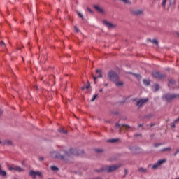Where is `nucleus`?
<instances>
[{
	"instance_id": "obj_1",
	"label": "nucleus",
	"mask_w": 179,
	"mask_h": 179,
	"mask_svg": "<svg viewBox=\"0 0 179 179\" xmlns=\"http://www.w3.org/2000/svg\"><path fill=\"white\" fill-rule=\"evenodd\" d=\"M64 156L60 155L59 152L57 151H53L51 152L50 156L55 159H59V160H65V157H71V156H79L85 153L83 150H78V149L71 148L69 151L64 150Z\"/></svg>"
},
{
	"instance_id": "obj_2",
	"label": "nucleus",
	"mask_w": 179,
	"mask_h": 179,
	"mask_svg": "<svg viewBox=\"0 0 179 179\" xmlns=\"http://www.w3.org/2000/svg\"><path fill=\"white\" fill-rule=\"evenodd\" d=\"M108 78L110 82H117L120 80V76L114 71H110L108 72Z\"/></svg>"
},
{
	"instance_id": "obj_3",
	"label": "nucleus",
	"mask_w": 179,
	"mask_h": 179,
	"mask_svg": "<svg viewBox=\"0 0 179 179\" xmlns=\"http://www.w3.org/2000/svg\"><path fill=\"white\" fill-rule=\"evenodd\" d=\"M177 97H179V94L168 93L164 95V99L167 103H170V101L173 100V99H177Z\"/></svg>"
},
{
	"instance_id": "obj_4",
	"label": "nucleus",
	"mask_w": 179,
	"mask_h": 179,
	"mask_svg": "<svg viewBox=\"0 0 179 179\" xmlns=\"http://www.w3.org/2000/svg\"><path fill=\"white\" fill-rule=\"evenodd\" d=\"M152 76L155 79H164L167 78V75L165 73H160L159 71L152 72Z\"/></svg>"
},
{
	"instance_id": "obj_5",
	"label": "nucleus",
	"mask_w": 179,
	"mask_h": 179,
	"mask_svg": "<svg viewBox=\"0 0 179 179\" xmlns=\"http://www.w3.org/2000/svg\"><path fill=\"white\" fill-rule=\"evenodd\" d=\"M8 169L10 171H13L14 170L15 171H17L18 173H22V171H24V169L20 166H17L15 164H13L12 166H10L8 167Z\"/></svg>"
},
{
	"instance_id": "obj_6",
	"label": "nucleus",
	"mask_w": 179,
	"mask_h": 179,
	"mask_svg": "<svg viewBox=\"0 0 179 179\" xmlns=\"http://www.w3.org/2000/svg\"><path fill=\"white\" fill-rule=\"evenodd\" d=\"M122 166V165L121 164L109 166L106 171L108 173H113V171H115V170H118V169H120V167H121Z\"/></svg>"
},
{
	"instance_id": "obj_7",
	"label": "nucleus",
	"mask_w": 179,
	"mask_h": 179,
	"mask_svg": "<svg viewBox=\"0 0 179 179\" xmlns=\"http://www.w3.org/2000/svg\"><path fill=\"white\" fill-rule=\"evenodd\" d=\"M29 176L32 177L33 179L36 178V176H38V177H43V173L40 171H35L34 170H31L29 173Z\"/></svg>"
},
{
	"instance_id": "obj_8",
	"label": "nucleus",
	"mask_w": 179,
	"mask_h": 179,
	"mask_svg": "<svg viewBox=\"0 0 179 179\" xmlns=\"http://www.w3.org/2000/svg\"><path fill=\"white\" fill-rule=\"evenodd\" d=\"M166 162H167L166 159H159L152 165V169L155 170L157 169V167H159V166H162V164L166 163Z\"/></svg>"
},
{
	"instance_id": "obj_9",
	"label": "nucleus",
	"mask_w": 179,
	"mask_h": 179,
	"mask_svg": "<svg viewBox=\"0 0 179 179\" xmlns=\"http://www.w3.org/2000/svg\"><path fill=\"white\" fill-rule=\"evenodd\" d=\"M147 101H149V99L148 98H145L144 99H140L136 102V106H138V107H142V106H143V104H145V103H146Z\"/></svg>"
},
{
	"instance_id": "obj_10",
	"label": "nucleus",
	"mask_w": 179,
	"mask_h": 179,
	"mask_svg": "<svg viewBox=\"0 0 179 179\" xmlns=\"http://www.w3.org/2000/svg\"><path fill=\"white\" fill-rule=\"evenodd\" d=\"M169 2V6H173L176 3V0H163L162 1V6L164 8L166 6V3Z\"/></svg>"
},
{
	"instance_id": "obj_11",
	"label": "nucleus",
	"mask_w": 179,
	"mask_h": 179,
	"mask_svg": "<svg viewBox=\"0 0 179 179\" xmlns=\"http://www.w3.org/2000/svg\"><path fill=\"white\" fill-rule=\"evenodd\" d=\"M93 8L94 10H96V12H98V13H101L102 15H104V13H106L104 12V10L101 7H100V6L99 5L94 4L93 5Z\"/></svg>"
},
{
	"instance_id": "obj_12",
	"label": "nucleus",
	"mask_w": 179,
	"mask_h": 179,
	"mask_svg": "<svg viewBox=\"0 0 179 179\" xmlns=\"http://www.w3.org/2000/svg\"><path fill=\"white\" fill-rule=\"evenodd\" d=\"M103 24L108 27V29H114L115 27V25L111 22H109L108 21L104 20H103Z\"/></svg>"
},
{
	"instance_id": "obj_13",
	"label": "nucleus",
	"mask_w": 179,
	"mask_h": 179,
	"mask_svg": "<svg viewBox=\"0 0 179 179\" xmlns=\"http://www.w3.org/2000/svg\"><path fill=\"white\" fill-rule=\"evenodd\" d=\"M132 15H134V16H141L143 13V10H134L131 11Z\"/></svg>"
},
{
	"instance_id": "obj_14",
	"label": "nucleus",
	"mask_w": 179,
	"mask_h": 179,
	"mask_svg": "<svg viewBox=\"0 0 179 179\" xmlns=\"http://www.w3.org/2000/svg\"><path fill=\"white\" fill-rule=\"evenodd\" d=\"M103 75L101 74V70H96V76H94V80L96 81V79H98V78H102Z\"/></svg>"
},
{
	"instance_id": "obj_15",
	"label": "nucleus",
	"mask_w": 179,
	"mask_h": 179,
	"mask_svg": "<svg viewBox=\"0 0 179 179\" xmlns=\"http://www.w3.org/2000/svg\"><path fill=\"white\" fill-rule=\"evenodd\" d=\"M115 85L117 87H121V86H124V83L122 81H115Z\"/></svg>"
},
{
	"instance_id": "obj_16",
	"label": "nucleus",
	"mask_w": 179,
	"mask_h": 179,
	"mask_svg": "<svg viewBox=\"0 0 179 179\" xmlns=\"http://www.w3.org/2000/svg\"><path fill=\"white\" fill-rule=\"evenodd\" d=\"M143 83L144 86H149L150 85V81L149 80H143Z\"/></svg>"
},
{
	"instance_id": "obj_17",
	"label": "nucleus",
	"mask_w": 179,
	"mask_h": 179,
	"mask_svg": "<svg viewBox=\"0 0 179 179\" xmlns=\"http://www.w3.org/2000/svg\"><path fill=\"white\" fill-rule=\"evenodd\" d=\"M178 121H179V117L174 120L173 123L171 124V128H176V123L178 122Z\"/></svg>"
},
{
	"instance_id": "obj_18",
	"label": "nucleus",
	"mask_w": 179,
	"mask_h": 179,
	"mask_svg": "<svg viewBox=\"0 0 179 179\" xmlns=\"http://www.w3.org/2000/svg\"><path fill=\"white\" fill-rule=\"evenodd\" d=\"M118 141H120V139L113 138V139L108 140V142H109L110 143H115V142H118Z\"/></svg>"
},
{
	"instance_id": "obj_19",
	"label": "nucleus",
	"mask_w": 179,
	"mask_h": 179,
	"mask_svg": "<svg viewBox=\"0 0 179 179\" xmlns=\"http://www.w3.org/2000/svg\"><path fill=\"white\" fill-rule=\"evenodd\" d=\"M171 150V148L168 147V148H163L161 152H170Z\"/></svg>"
},
{
	"instance_id": "obj_20",
	"label": "nucleus",
	"mask_w": 179,
	"mask_h": 179,
	"mask_svg": "<svg viewBox=\"0 0 179 179\" xmlns=\"http://www.w3.org/2000/svg\"><path fill=\"white\" fill-rule=\"evenodd\" d=\"M138 171L140 173H146V171H148V169H143V167H141V168L138 169Z\"/></svg>"
},
{
	"instance_id": "obj_21",
	"label": "nucleus",
	"mask_w": 179,
	"mask_h": 179,
	"mask_svg": "<svg viewBox=\"0 0 179 179\" xmlns=\"http://www.w3.org/2000/svg\"><path fill=\"white\" fill-rule=\"evenodd\" d=\"M150 41L152 43V44H155V45H157V44H159V42L156 39H152V40L150 39Z\"/></svg>"
},
{
	"instance_id": "obj_22",
	"label": "nucleus",
	"mask_w": 179,
	"mask_h": 179,
	"mask_svg": "<svg viewBox=\"0 0 179 179\" xmlns=\"http://www.w3.org/2000/svg\"><path fill=\"white\" fill-rule=\"evenodd\" d=\"M94 152H96V153H103V149L96 148V149H94Z\"/></svg>"
},
{
	"instance_id": "obj_23",
	"label": "nucleus",
	"mask_w": 179,
	"mask_h": 179,
	"mask_svg": "<svg viewBox=\"0 0 179 179\" xmlns=\"http://www.w3.org/2000/svg\"><path fill=\"white\" fill-rule=\"evenodd\" d=\"M159 89H160V86H159L158 84H155V86H154L155 92H157V90H159Z\"/></svg>"
},
{
	"instance_id": "obj_24",
	"label": "nucleus",
	"mask_w": 179,
	"mask_h": 179,
	"mask_svg": "<svg viewBox=\"0 0 179 179\" xmlns=\"http://www.w3.org/2000/svg\"><path fill=\"white\" fill-rule=\"evenodd\" d=\"M58 131L60 132L61 134H68V131L64 130V129H60L58 130Z\"/></svg>"
},
{
	"instance_id": "obj_25",
	"label": "nucleus",
	"mask_w": 179,
	"mask_h": 179,
	"mask_svg": "<svg viewBox=\"0 0 179 179\" xmlns=\"http://www.w3.org/2000/svg\"><path fill=\"white\" fill-rule=\"evenodd\" d=\"M51 170H52V171H58V167L55 166H50Z\"/></svg>"
},
{
	"instance_id": "obj_26",
	"label": "nucleus",
	"mask_w": 179,
	"mask_h": 179,
	"mask_svg": "<svg viewBox=\"0 0 179 179\" xmlns=\"http://www.w3.org/2000/svg\"><path fill=\"white\" fill-rule=\"evenodd\" d=\"M89 87H90V84H87L85 86L82 87V90H85V89H86L87 90V89H89Z\"/></svg>"
},
{
	"instance_id": "obj_27",
	"label": "nucleus",
	"mask_w": 179,
	"mask_h": 179,
	"mask_svg": "<svg viewBox=\"0 0 179 179\" xmlns=\"http://www.w3.org/2000/svg\"><path fill=\"white\" fill-rule=\"evenodd\" d=\"M169 82L171 83V85H174L176 83V81L173 78H170Z\"/></svg>"
},
{
	"instance_id": "obj_28",
	"label": "nucleus",
	"mask_w": 179,
	"mask_h": 179,
	"mask_svg": "<svg viewBox=\"0 0 179 179\" xmlns=\"http://www.w3.org/2000/svg\"><path fill=\"white\" fill-rule=\"evenodd\" d=\"M0 45L2 47V48H5L6 47V45L5 44L4 41H1L0 43Z\"/></svg>"
},
{
	"instance_id": "obj_29",
	"label": "nucleus",
	"mask_w": 179,
	"mask_h": 179,
	"mask_svg": "<svg viewBox=\"0 0 179 179\" xmlns=\"http://www.w3.org/2000/svg\"><path fill=\"white\" fill-rule=\"evenodd\" d=\"M77 15H78V16H79V17H80V19H82L83 20V15H82V13H80L79 11H78Z\"/></svg>"
},
{
	"instance_id": "obj_30",
	"label": "nucleus",
	"mask_w": 179,
	"mask_h": 179,
	"mask_svg": "<svg viewBox=\"0 0 179 179\" xmlns=\"http://www.w3.org/2000/svg\"><path fill=\"white\" fill-rule=\"evenodd\" d=\"M97 96H98L97 94L93 95L90 101H94V100H96V99H97Z\"/></svg>"
},
{
	"instance_id": "obj_31",
	"label": "nucleus",
	"mask_w": 179,
	"mask_h": 179,
	"mask_svg": "<svg viewBox=\"0 0 179 179\" xmlns=\"http://www.w3.org/2000/svg\"><path fill=\"white\" fill-rule=\"evenodd\" d=\"M4 143H5V145H12V141L8 140V141H6Z\"/></svg>"
},
{
	"instance_id": "obj_32",
	"label": "nucleus",
	"mask_w": 179,
	"mask_h": 179,
	"mask_svg": "<svg viewBox=\"0 0 179 179\" xmlns=\"http://www.w3.org/2000/svg\"><path fill=\"white\" fill-rule=\"evenodd\" d=\"M115 127H116V128H120L121 129V124H120L119 123H115Z\"/></svg>"
},
{
	"instance_id": "obj_33",
	"label": "nucleus",
	"mask_w": 179,
	"mask_h": 179,
	"mask_svg": "<svg viewBox=\"0 0 179 179\" xmlns=\"http://www.w3.org/2000/svg\"><path fill=\"white\" fill-rule=\"evenodd\" d=\"M122 1V2H123L124 3H129V1L128 0H120Z\"/></svg>"
},
{
	"instance_id": "obj_34",
	"label": "nucleus",
	"mask_w": 179,
	"mask_h": 179,
	"mask_svg": "<svg viewBox=\"0 0 179 179\" xmlns=\"http://www.w3.org/2000/svg\"><path fill=\"white\" fill-rule=\"evenodd\" d=\"M74 29L76 31V33H79V28L77 27L76 26L74 27Z\"/></svg>"
},
{
	"instance_id": "obj_35",
	"label": "nucleus",
	"mask_w": 179,
	"mask_h": 179,
	"mask_svg": "<svg viewBox=\"0 0 179 179\" xmlns=\"http://www.w3.org/2000/svg\"><path fill=\"white\" fill-rule=\"evenodd\" d=\"M87 10L88 12H90V13H93V10H92V9H90V8H89V7L87 8Z\"/></svg>"
},
{
	"instance_id": "obj_36",
	"label": "nucleus",
	"mask_w": 179,
	"mask_h": 179,
	"mask_svg": "<svg viewBox=\"0 0 179 179\" xmlns=\"http://www.w3.org/2000/svg\"><path fill=\"white\" fill-rule=\"evenodd\" d=\"M95 171H97L98 173H100L101 171H104V169H97V170H95Z\"/></svg>"
},
{
	"instance_id": "obj_37",
	"label": "nucleus",
	"mask_w": 179,
	"mask_h": 179,
	"mask_svg": "<svg viewBox=\"0 0 179 179\" xmlns=\"http://www.w3.org/2000/svg\"><path fill=\"white\" fill-rule=\"evenodd\" d=\"M122 127H125V128H131V127H129L128 124H122Z\"/></svg>"
},
{
	"instance_id": "obj_38",
	"label": "nucleus",
	"mask_w": 179,
	"mask_h": 179,
	"mask_svg": "<svg viewBox=\"0 0 179 179\" xmlns=\"http://www.w3.org/2000/svg\"><path fill=\"white\" fill-rule=\"evenodd\" d=\"M154 146L155 148H158V146H160V143H155Z\"/></svg>"
},
{
	"instance_id": "obj_39",
	"label": "nucleus",
	"mask_w": 179,
	"mask_h": 179,
	"mask_svg": "<svg viewBox=\"0 0 179 179\" xmlns=\"http://www.w3.org/2000/svg\"><path fill=\"white\" fill-rule=\"evenodd\" d=\"M127 173H128V170L124 169V175L123 176V177H125V176H127Z\"/></svg>"
},
{
	"instance_id": "obj_40",
	"label": "nucleus",
	"mask_w": 179,
	"mask_h": 179,
	"mask_svg": "<svg viewBox=\"0 0 179 179\" xmlns=\"http://www.w3.org/2000/svg\"><path fill=\"white\" fill-rule=\"evenodd\" d=\"M39 160H40V162H43V160H44V157H40Z\"/></svg>"
},
{
	"instance_id": "obj_41",
	"label": "nucleus",
	"mask_w": 179,
	"mask_h": 179,
	"mask_svg": "<svg viewBox=\"0 0 179 179\" xmlns=\"http://www.w3.org/2000/svg\"><path fill=\"white\" fill-rule=\"evenodd\" d=\"M177 155H178V153H177V151L173 154V156H177Z\"/></svg>"
},
{
	"instance_id": "obj_42",
	"label": "nucleus",
	"mask_w": 179,
	"mask_h": 179,
	"mask_svg": "<svg viewBox=\"0 0 179 179\" xmlns=\"http://www.w3.org/2000/svg\"><path fill=\"white\" fill-rule=\"evenodd\" d=\"M113 114H115V115H118L117 112H114Z\"/></svg>"
},
{
	"instance_id": "obj_43",
	"label": "nucleus",
	"mask_w": 179,
	"mask_h": 179,
	"mask_svg": "<svg viewBox=\"0 0 179 179\" xmlns=\"http://www.w3.org/2000/svg\"><path fill=\"white\" fill-rule=\"evenodd\" d=\"M155 124H150V127H153Z\"/></svg>"
},
{
	"instance_id": "obj_44",
	"label": "nucleus",
	"mask_w": 179,
	"mask_h": 179,
	"mask_svg": "<svg viewBox=\"0 0 179 179\" xmlns=\"http://www.w3.org/2000/svg\"><path fill=\"white\" fill-rule=\"evenodd\" d=\"M176 153H179V148L176 150Z\"/></svg>"
},
{
	"instance_id": "obj_45",
	"label": "nucleus",
	"mask_w": 179,
	"mask_h": 179,
	"mask_svg": "<svg viewBox=\"0 0 179 179\" xmlns=\"http://www.w3.org/2000/svg\"><path fill=\"white\" fill-rule=\"evenodd\" d=\"M140 134H135L134 136H140Z\"/></svg>"
},
{
	"instance_id": "obj_46",
	"label": "nucleus",
	"mask_w": 179,
	"mask_h": 179,
	"mask_svg": "<svg viewBox=\"0 0 179 179\" xmlns=\"http://www.w3.org/2000/svg\"><path fill=\"white\" fill-rule=\"evenodd\" d=\"M99 92H103V89H100V90H99Z\"/></svg>"
},
{
	"instance_id": "obj_47",
	"label": "nucleus",
	"mask_w": 179,
	"mask_h": 179,
	"mask_svg": "<svg viewBox=\"0 0 179 179\" xmlns=\"http://www.w3.org/2000/svg\"><path fill=\"white\" fill-rule=\"evenodd\" d=\"M105 86H108V84L106 83V84H105Z\"/></svg>"
},
{
	"instance_id": "obj_48",
	"label": "nucleus",
	"mask_w": 179,
	"mask_h": 179,
	"mask_svg": "<svg viewBox=\"0 0 179 179\" xmlns=\"http://www.w3.org/2000/svg\"><path fill=\"white\" fill-rule=\"evenodd\" d=\"M22 164H23V165H24V162H22Z\"/></svg>"
},
{
	"instance_id": "obj_49",
	"label": "nucleus",
	"mask_w": 179,
	"mask_h": 179,
	"mask_svg": "<svg viewBox=\"0 0 179 179\" xmlns=\"http://www.w3.org/2000/svg\"><path fill=\"white\" fill-rule=\"evenodd\" d=\"M138 127H142V124H139Z\"/></svg>"
},
{
	"instance_id": "obj_50",
	"label": "nucleus",
	"mask_w": 179,
	"mask_h": 179,
	"mask_svg": "<svg viewBox=\"0 0 179 179\" xmlns=\"http://www.w3.org/2000/svg\"><path fill=\"white\" fill-rule=\"evenodd\" d=\"M2 144V141H0V145Z\"/></svg>"
},
{
	"instance_id": "obj_51",
	"label": "nucleus",
	"mask_w": 179,
	"mask_h": 179,
	"mask_svg": "<svg viewBox=\"0 0 179 179\" xmlns=\"http://www.w3.org/2000/svg\"><path fill=\"white\" fill-rule=\"evenodd\" d=\"M176 138H179V136H176Z\"/></svg>"
},
{
	"instance_id": "obj_52",
	"label": "nucleus",
	"mask_w": 179,
	"mask_h": 179,
	"mask_svg": "<svg viewBox=\"0 0 179 179\" xmlns=\"http://www.w3.org/2000/svg\"><path fill=\"white\" fill-rule=\"evenodd\" d=\"M152 1H156V0H152Z\"/></svg>"
},
{
	"instance_id": "obj_53",
	"label": "nucleus",
	"mask_w": 179,
	"mask_h": 179,
	"mask_svg": "<svg viewBox=\"0 0 179 179\" xmlns=\"http://www.w3.org/2000/svg\"><path fill=\"white\" fill-rule=\"evenodd\" d=\"M113 1H115V0H113Z\"/></svg>"
}]
</instances>
